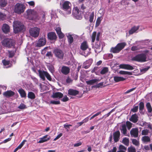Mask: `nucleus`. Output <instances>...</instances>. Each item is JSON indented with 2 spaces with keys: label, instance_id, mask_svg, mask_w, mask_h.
Instances as JSON below:
<instances>
[{
  "label": "nucleus",
  "instance_id": "obj_1",
  "mask_svg": "<svg viewBox=\"0 0 152 152\" xmlns=\"http://www.w3.org/2000/svg\"><path fill=\"white\" fill-rule=\"evenodd\" d=\"M100 35V32H98L97 34L96 32L94 31L93 33L91 36L92 42H94L96 37V41L94 47L96 49L99 50V51H100V50H102L104 46V43L99 41Z\"/></svg>",
  "mask_w": 152,
  "mask_h": 152
},
{
  "label": "nucleus",
  "instance_id": "obj_2",
  "mask_svg": "<svg viewBox=\"0 0 152 152\" xmlns=\"http://www.w3.org/2000/svg\"><path fill=\"white\" fill-rule=\"evenodd\" d=\"M148 52V50H146L143 53L136 55L132 58V60L141 62L147 61V56Z\"/></svg>",
  "mask_w": 152,
  "mask_h": 152
},
{
  "label": "nucleus",
  "instance_id": "obj_3",
  "mask_svg": "<svg viewBox=\"0 0 152 152\" xmlns=\"http://www.w3.org/2000/svg\"><path fill=\"white\" fill-rule=\"evenodd\" d=\"M26 18L29 20H36L39 19V15L36 11L34 10H28L27 11Z\"/></svg>",
  "mask_w": 152,
  "mask_h": 152
},
{
  "label": "nucleus",
  "instance_id": "obj_4",
  "mask_svg": "<svg viewBox=\"0 0 152 152\" xmlns=\"http://www.w3.org/2000/svg\"><path fill=\"white\" fill-rule=\"evenodd\" d=\"M63 9L66 12L67 14H69L71 13L72 4L69 1H63L61 4Z\"/></svg>",
  "mask_w": 152,
  "mask_h": 152
},
{
  "label": "nucleus",
  "instance_id": "obj_5",
  "mask_svg": "<svg viewBox=\"0 0 152 152\" xmlns=\"http://www.w3.org/2000/svg\"><path fill=\"white\" fill-rule=\"evenodd\" d=\"M14 32L15 34L23 30L24 25L19 21L16 20L13 23Z\"/></svg>",
  "mask_w": 152,
  "mask_h": 152
},
{
  "label": "nucleus",
  "instance_id": "obj_6",
  "mask_svg": "<svg viewBox=\"0 0 152 152\" xmlns=\"http://www.w3.org/2000/svg\"><path fill=\"white\" fill-rule=\"evenodd\" d=\"M126 45L125 42L119 43L115 47L111 48L110 52L114 53H118L124 48Z\"/></svg>",
  "mask_w": 152,
  "mask_h": 152
},
{
  "label": "nucleus",
  "instance_id": "obj_7",
  "mask_svg": "<svg viewBox=\"0 0 152 152\" xmlns=\"http://www.w3.org/2000/svg\"><path fill=\"white\" fill-rule=\"evenodd\" d=\"M80 48L81 50L84 51L83 55L85 57L88 56L91 53V49L89 48L88 43L86 41H84L81 44Z\"/></svg>",
  "mask_w": 152,
  "mask_h": 152
},
{
  "label": "nucleus",
  "instance_id": "obj_8",
  "mask_svg": "<svg viewBox=\"0 0 152 152\" xmlns=\"http://www.w3.org/2000/svg\"><path fill=\"white\" fill-rule=\"evenodd\" d=\"M2 43L4 46L9 48L14 46L15 42L11 39H6L2 41Z\"/></svg>",
  "mask_w": 152,
  "mask_h": 152
},
{
  "label": "nucleus",
  "instance_id": "obj_9",
  "mask_svg": "<svg viewBox=\"0 0 152 152\" xmlns=\"http://www.w3.org/2000/svg\"><path fill=\"white\" fill-rule=\"evenodd\" d=\"M25 9L24 4H22L17 3L15 6L14 11L17 14H20L23 13Z\"/></svg>",
  "mask_w": 152,
  "mask_h": 152
},
{
  "label": "nucleus",
  "instance_id": "obj_10",
  "mask_svg": "<svg viewBox=\"0 0 152 152\" xmlns=\"http://www.w3.org/2000/svg\"><path fill=\"white\" fill-rule=\"evenodd\" d=\"M38 72L39 77L43 80H45V77L47 79L49 80H51L52 78L51 77L50 75L47 72L45 71L40 69L38 70Z\"/></svg>",
  "mask_w": 152,
  "mask_h": 152
},
{
  "label": "nucleus",
  "instance_id": "obj_11",
  "mask_svg": "<svg viewBox=\"0 0 152 152\" xmlns=\"http://www.w3.org/2000/svg\"><path fill=\"white\" fill-rule=\"evenodd\" d=\"M72 14L74 17L77 19H81L82 18L81 12L77 7L74 8L72 10Z\"/></svg>",
  "mask_w": 152,
  "mask_h": 152
},
{
  "label": "nucleus",
  "instance_id": "obj_12",
  "mask_svg": "<svg viewBox=\"0 0 152 152\" xmlns=\"http://www.w3.org/2000/svg\"><path fill=\"white\" fill-rule=\"evenodd\" d=\"M40 30V29L37 27L31 28L29 30L30 34L33 37H37L39 35Z\"/></svg>",
  "mask_w": 152,
  "mask_h": 152
},
{
  "label": "nucleus",
  "instance_id": "obj_13",
  "mask_svg": "<svg viewBox=\"0 0 152 152\" xmlns=\"http://www.w3.org/2000/svg\"><path fill=\"white\" fill-rule=\"evenodd\" d=\"M53 53L56 56L57 58L60 59H62L63 58L64 55V53L60 49L58 48L54 49L53 51Z\"/></svg>",
  "mask_w": 152,
  "mask_h": 152
},
{
  "label": "nucleus",
  "instance_id": "obj_14",
  "mask_svg": "<svg viewBox=\"0 0 152 152\" xmlns=\"http://www.w3.org/2000/svg\"><path fill=\"white\" fill-rule=\"evenodd\" d=\"M46 43V40L45 37L40 38L37 43L36 46L37 47H41L44 45Z\"/></svg>",
  "mask_w": 152,
  "mask_h": 152
},
{
  "label": "nucleus",
  "instance_id": "obj_15",
  "mask_svg": "<svg viewBox=\"0 0 152 152\" xmlns=\"http://www.w3.org/2000/svg\"><path fill=\"white\" fill-rule=\"evenodd\" d=\"M131 136L134 137H138V136L139 131L137 128H132L130 131Z\"/></svg>",
  "mask_w": 152,
  "mask_h": 152
},
{
  "label": "nucleus",
  "instance_id": "obj_16",
  "mask_svg": "<svg viewBox=\"0 0 152 152\" xmlns=\"http://www.w3.org/2000/svg\"><path fill=\"white\" fill-rule=\"evenodd\" d=\"M67 38L69 44H72L73 42L74 38L77 36L75 34H71L70 33H68L66 34Z\"/></svg>",
  "mask_w": 152,
  "mask_h": 152
},
{
  "label": "nucleus",
  "instance_id": "obj_17",
  "mask_svg": "<svg viewBox=\"0 0 152 152\" xmlns=\"http://www.w3.org/2000/svg\"><path fill=\"white\" fill-rule=\"evenodd\" d=\"M93 60L91 58L89 59L88 60L86 61L83 63V67L85 69H88L90 66Z\"/></svg>",
  "mask_w": 152,
  "mask_h": 152
},
{
  "label": "nucleus",
  "instance_id": "obj_18",
  "mask_svg": "<svg viewBox=\"0 0 152 152\" xmlns=\"http://www.w3.org/2000/svg\"><path fill=\"white\" fill-rule=\"evenodd\" d=\"M119 67L120 68L129 70H132L134 69L132 66L128 64H121L119 65Z\"/></svg>",
  "mask_w": 152,
  "mask_h": 152
},
{
  "label": "nucleus",
  "instance_id": "obj_19",
  "mask_svg": "<svg viewBox=\"0 0 152 152\" xmlns=\"http://www.w3.org/2000/svg\"><path fill=\"white\" fill-rule=\"evenodd\" d=\"M140 125L142 127H147L151 130L152 129V125L150 123H147L145 121H142L140 123Z\"/></svg>",
  "mask_w": 152,
  "mask_h": 152
},
{
  "label": "nucleus",
  "instance_id": "obj_20",
  "mask_svg": "<svg viewBox=\"0 0 152 152\" xmlns=\"http://www.w3.org/2000/svg\"><path fill=\"white\" fill-rule=\"evenodd\" d=\"M48 37L50 40H56L57 38L56 33L54 32H50L48 33Z\"/></svg>",
  "mask_w": 152,
  "mask_h": 152
},
{
  "label": "nucleus",
  "instance_id": "obj_21",
  "mask_svg": "<svg viewBox=\"0 0 152 152\" xmlns=\"http://www.w3.org/2000/svg\"><path fill=\"white\" fill-rule=\"evenodd\" d=\"M61 71L63 74L66 75L69 72L70 69L67 66H64L62 67Z\"/></svg>",
  "mask_w": 152,
  "mask_h": 152
},
{
  "label": "nucleus",
  "instance_id": "obj_22",
  "mask_svg": "<svg viewBox=\"0 0 152 152\" xmlns=\"http://www.w3.org/2000/svg\"><path fill=\"white\" fill-rule=\"evenodd\" d=\"M2 29L3 32L6 34L7 33L10 31V27L6 24H3Z\"/></svg>",
  "mask_w": 152,
  "mask_h": 152
},
{
  "label": "nucleus",
  "instance_id": "obj_23",
  "mask_svg": "<svg viewBox=\"0 0 152 152\" xmlns=\"http://www.w3.org/2000/svg\"><path fill=\"white\" fill-rule=\"evenodd\" d=\"M121 132L125 135H126V126L125 124H121L120 128Z\"/></svg>",
  "mask_w": 152,
  "mask_h": 152
},
{
  "label": "nucleus",
  "instance_id": "obj_24",
  "mask_svg": "<svg viewBox=\"0 0 152 152\" xmlns=\"http://www.w3.org/2000/svg\"><path fill=\"white\" fill-rule=\"evenodd\" d=\"M120 132L119 131H117L113 133L114 140L115 142H117L119 139Z\"/></svg>",
  "mask_w": 152,
  "mask_h": 152
},
{
  "label": "nucleus",
  "instance_id": "obj_25",
  "mask_svg": "<svg viewBox=\"0 0 152 152\" xmlns=\"http://www.w3.org/2000/svg\"><path fill=\"white\" fill-rule=\"evenodd\" d=\"M79 93L78 91L72 89H69L68 91V94L70 95L75 96L78 94Z\"/></svg>",
  "mask_w": 152,
  "mask_h": 152
},
{
  "label": "nucleus",
  "instance_id": "obj_26",
  "mask_svg": "<svg viewBox=\"0 0 152 152\" xmlns=\"http://www.w3.org/2000/svg\"><path fill=\"white\" fill-rule=\"evenodd\" d=\"M14 94V92L10 90L5 92L3 93V95L5 96L8 97L13 96Z\"/></svg>",
  "mask_w": 152,
  "mask_h": 152
},
{
  "label": "nucleus",
  "instance_id": "obj_27",
  "mask_svg": "<svg viewBox=\"0 0 152 152\" xmlns=\"http://www.w3.org/2000/svg\"><path fill=\"white\" fill-rule=\"evenodd\" d=\"M146 106L149 113V115L151 116H152V108L150 103L148 102L146 104Z\"/></svg>",
  "mask_w": 152,
  "mask_h": 152
},
{
  "label": "nucleus",
  "instance_id": "obj_28",
  "mask_svg": "<svg viewBox=\"0 0 152 152\" xmlns=\"http://www.w3.org/2000/svg\"><path fill=\"white\" fill-rule=\"evenodd\" d=\"M48 135H46L40 138L38 142L41 143L46 142L49 140L50 139V137H48Z\"/></svg>",
  "mask_w": 152,
  "mask_h": 152
},
{
  "label": "nucleus",
  "instance_id": "obj_29",
  "mask_svg": "<svg viewBox=\"0 0 152 152\" xmlns=\"http://www.w3.org/2000/svg\"><path fill=\"white\" fill-rule=\"evenodd\" d=\"M63 96V94L61 92H57L53 93L52 97L53 98H58L59 99L62 98Z\"/></svg>",
  "mask_w": 152,
  "mask_h": 152
},
{
  "label": "nucleus",
  "instance_id": "obj_30",
  "mask_svg": "<svg viewBox=\"0 0 152 152\" xmlns=\"http://www.w3.org/2000/svg\"><path fill=\"white\" fill-rule=\"evenodd\" d=\"M129 120L134 123H136L138 121V116L137 114L135 113L132 115Z\"/></svg>",
  "mask_w": 152,
  "mask_h": 152
},
{
  "label": "nucleus",
  "instance_id": "obj_31",
  "mask_svg": "<svg viewBox=\"0 0 152 152\" xmlns=\"http://www.w3.org/2000/svg\"><path fill=\"white\" fill-rule=\"evenodd\" d=\"M99 81V80H98V79H95L87 81H86V82L88 85H92L94 84L95 83H97Z\"/></svg>",
  "mask_w": 152,
  "mask_h": 152
},
{
  "label": "nucleus",
  "instance_id": "obj_32",
  "mask_svg": "<svg viewBox=\"0 0 152 152\" xmlns=\"http://www.w3.org/2000/svg\"><path fill=\"white\" fill-rule=\"evenodd\" d=\"M139 28V26H134L132 28L129 30V33L130 34H133V33L135 32Z\"/></svg>",
  "mask_w": 152,
  "mask_h": 152
},
{
  "label": "nucleus",
  "instance_id": "obj_33",
  "mask_svg": "<svg viewBox=\"0 0 152 152\" xmlns=\"http://www.w3.org/2000/svg\"><path fill=\"white\" fill-rule=\"evenodd\" d=\"M114 80L116 82L123 81L125 80V78L121 77L115 76L114 77Z\"/></svg>",
  "mask_w": 152,
  "mask_h": 152
},
{
  "label": "nucleus",
  "instance_id": "obj_34",
  "mask_svg": "<svg viewBox=\"0 0 152 152\" xmlns=\"http://www.w3.org/2000/svg\"><path fill=\"white\" fill-rule=\"evenodd\" d=\"M18 91L22 97L25 98L26 97V93L24 90L20 88L18 90Z\"/></svg>",
  "mask_w": 152,
  "mask_h": 152
},
{
  "label": "nucleus",
  "instance_id": "obj_35",
  "mask_svg": "<svg viewBox=\"0 0 152 152\" xmlns=\"http://www.w3.org/2000/svg\"><path fill=\"white\" fill-rule=\"evenodd\" d=\"M28 98L31 99H34L35 98V95L32 92H29L28 94Z\"/></svg>",
  "mask_w": 152,
  "mask_h": 152
},
{
  "label": "nucleus",
  "instance_id": "obj_36",
  "mask_svg": "<svg viewBox=\"0 0 152 152\" xmlns=\"http://www.w3.org/2000/svg\"><path fill=\"white\" fill-rule=\"evenodd\" d=\"M113 55L111 53H107L104 55L103 58L105 59H108L112 58Z\"/></svg>",
  "mask_w": 152,
  "mask_h": 152
},
{
  "label": "nucleus",
  "instance_id": "obj_37",
  "mask_svg": "<svg viewBox=\"0 0 152 152\" xmlns=\"http://www.w3.org/2000/svg\"><path fill=\"white\" fill-rule=\"evenodd\" d=\"M114 109H112V110H111L110 112H109L107 114L104 115V116H103V117L100 119H99L98 121H99V120H100L102 118H104L105 119L106 118H107V117H108L111 114V113L114 111Z\"/></svg>",
  "mask_w": 152,
  "mask_h": 152
},
{
  "label": "nucleus",
  "instance_id": "obj_38",
  "mask_svg": "<svg viewBox=\"0 0 152 152\" xmlns=\"http://www.w3.org/2000/svg\"><path fill=\"white\" fill-rule=\"evenodd\" d=\"M47 67L50 71L53 73L54 71V68L53 65L51 64H49L48 65Z\"/></svg>",
  "mask_w": 152,
  "mask_h": 152
},
{
  "label": "nucleus",
  "instance_id": "obj_39",
  "mask_svg": "<svg viewBox=\"0 0 152 152\" xmlns=\"http://www.w3.org/2000/svg\"><path fill=\"white\" fill-rule=\"evenodd\" d=\"M119 73L121 75H132V72L125 71L122 70L120 71L119 72Z\"/></svg>",
  "mask_w": 152,
  "mask_h": 152
},
{
  "label": "nucleus",
  "instance_id": "obj_40",
  "mask_svg": "<svg viewBox=\"0 0 152 152\" xmlns=\"http://www.w3.org/2000/svg\"><path fill=\"white\" fill-rule=\"evenodd\" d=\"M144 107V103L141 102L139 103V111L140 113H141L143 110Z\"/></svg>",
  "mask_w": 152,
  "mask_h": 152
},
{
  "label": "nucleus",
  "instance_id": "obj_41",
  "mask_svg": "<svg viewBox=\"0 0 152 152\" xmlns=\"http://www.w3.org/2000/svg\"><path fill=\"white\" fill-rule=\"evenodd\" d=\"M123 143L126 145H128L129 143V139L125 137L123 138L122 140Z\"/></svg>",
  "mask_w": 152,
  "mask_h": 152
},
{
  "label": "nucleus",
  "instance_id": "obj_42",
  "mask_svg": "<svg viewBox=\"0 0 152 152\" xmlns=\"http://www.w3.org/2000/svg\"><path fill=\"white\" fill-rule=\"evenodd\" d=\"M7 4L6 0H0V6L2 7H5Z\"/></svg>",
  "mask_w": 152,
  "mask_h": 152
},
{
  "label": "nucleus",
  "instance_id": "obj_43",
  "mask_svg": "<svg viewBox=\"0 0 152 152\" xmlns=\"http://www.w3.org/2000/svg\"><path fill=\"white\" fill-rule=\"evenodd\" d=\"M142 140L144 142H149L150 141V138L147 136H144L142 138Z\"/></svg>",
  "mask_w": 152,
  "mask_h": 152
},
{
  "label": "nucleus",
  "instance_id": "obj_44",
  "mask_svg": "<svg viewBox=\"0 0 152 152\" xmlns=\"http://www.w3.org/2000/svg\"><path fill=\"white\" fill-rule=\"evenodd\" d=\"M128 152H136L135 148L133 147H129L128 149Z\"/></svg>",
  "mask_w": 152,
  "mask_h": 152
},
{
  "label": "nucleus",
  "instance_id": "obj_45",
  "mask_svg": "<svg viewBox=\"0 0 152 152\" xmlns=\"http://www.w3.org/2000/svg\"><path fill=\"white\" fill-rule=\"evenodd\" d=\"M108 69L107 67L104 68L101 70V73L102 74H104L107 72Z\"/></svg>",
  "mask_w": 152,
  "mask_h": 152
},
{
  "label": "nucleus",
  "instance_id": "obj_46",
  "mask_svg": "<svg viewBox=\"0 0 152 152\" xmlns=\"http://www.w3.org/2000/svg\"><path fill=\"white\" fill-rule=\"evenodd\" d=\"M126 126L127 127L128 129L129 130L132 127V124L130 122L127 121L126 123Z\"/></svg>",
  "mask_w": 152,
  "mask_h": 152
},
{
  "label": "nucleus",
  "instance_id": "obj_47",
  "mask_svg": "<svg viewBox=\"0 0 152 152\" xmlns=\"http://www.w3.org/2000/svg\"><path fill=\"white\" fill-rule=\"evenodd\" d=\"M18 108L20 110H23L26 108V105L23 103H21Z\"/></svg>",
  "mask_w": 152,
  "mask_h": 152
},
{
  "label": "nucleus",
  "instance_id": "obj_48",
  "mask_svg": "<svg viewBox=\"0 0 152 152\" xmlns=\"http://www.w3.org/2000/svg\"><path fill=\"white\" fill-rule=\"evenodd\" d=\"M2 62L3 65L4 66H8L9 65L10 61H7L5 60H3L2 61Z\"/></svg>",
  "mask_w": 152,
  "mask_h": 152
},
{
  "label": "nucleus",
  "instance_id": "obj_49",
  "mask_svg": "<svg viewBox=\"0 0 152 152\" xmlns=\"http://www.w3.org/2000/svg\"><path fill=\"white\" fill-rule=\"evenodd\" d=\"M132 141L133 144L135 145L138 146L139 145V142L136 139H133L132 140Z\"/></svg>",
  "mask_w": 152,
  "mask_h": 152
},
{
  "label": "nucleus",
  "instance_id": "obj_50",
  "mask_svg": "<svg viewBox=\"0 0 152 152\" xmlns=\"http://www.w3.org/2000/svg\"><path fill=\"white\" fill-rule=\"evenodd\" d=\"M6 15L2 13H0V20H3L6 18Z\"/></svg>",
  "mask_w": 152,
  "mask_h": 152
},
{
  "label": "nucleus",
  "instance_id": "obj_51",
  "mask_svg": "<svg viewBox=\"0 0 152 152\" xmlns=\"http://www.w3.org/2000/svg\"><path fill=\"white\" fill-rule=\"evenodd\" d=\"M148 133L149 130L146 129L142 131L141 134L142 135H146L148 134Z\"/></svg>",
  "mask_w": 152,
  "mask_h": 152
},
{
  "label": "nucleus",
  "instance_id": "obj_52",
  "mask_svg": "<svg viewBox=\"0 0 152 152\" xmlns=\"http://www.w3.org/2000/svg\"><path fill=\"white\" fill-rule=\"evenodd\" d=\"M94 12H92L89 17V21L91 22H93L94 18Z\"/></svg>",
  "mask_w": 152,
  "mask_h": 152
},
{
  "label": "nucleus",
  "instance_id": "obj_53",
  "mask_svg": "<svg viewBox=\"0 0 152 152\" xmlns=\"http://www.w3.org/2000/svg\"><path fill=\"white\" fill-rule=\"evenodd\" d=\"M26 140H24L20 143V144L18 146V148L20 149L25 144V142H26Z\"/></svg>",
  "mask_w": 152,
  "mask_h": 152
},
{
  "label": "nucleus",
  "instance_id": "obj_54",
  "mask_svg": "<svg viewBox=\"0 0 152 152\" xmlns=\"http://www.w3.org/2000/svg\"><path fill=\"white\" fill-rule=\"evenodd\" d=\"M103 82H101L100 83H99L97 84L95 86V87L96 88H102L103 87H104V86H103Z\"/></svg>",
  "mask_w": 152,
  "mask_h": 152
},
{
  "label": "nucleus",
  "instance_id": "obj_55",
  "mask_svg": "<svg viewBox=\"0 0 152 152\" xmlns=\"http://www.w3.org/2000/svg\"><path fill=\"white\" fill-rule=\"evenodd\" d=\"M149 68V67H146L142 68L140 70V71L142 73H144L146 72Z\"/></svg>",
  "mask_w": 152,
  "mask_h": 152
},
{
  "label": "nucleus",
  "instance_id": "obj_56",
  "mask_svg": "<svg viewBox=\"0 0 152 152\" xmlns=\"http://www.w3.org/2000/svg\"><path fill=\"white\" fill-rule=\"evenodd\" d=\"M50 103L52 104H57L60 103L59 100L58 101H51L50 102Z\"/></svg>",
  "mask_w": 152,
  "mask_h": 152
},
{
  "label": "nucleus",
  "instance_id": "obj_57",
  "mask_svg": "<svg viewBox=\"0 0 152 152\" xmlns=\"http://www.w3.org/2000/svg\"><path fill=\"white\" fill-rule=\"evenodd\" d=\"M138 109V106L134 107L133 108L131 109V110L133 112L135 113L137 112Z\"/></svg>",
  "mask_w": 152,
  "mask_h": 152
},
{
  "label": "nucleus",
  "instance_id": "obj_58",
  "mask_svg": "<svg viewBox=\"0 0 152 152\" xmlns=\"http://www.w3.org/2000/svg\"><path fill=\"white\" fill-rule=\"evenodd\" d=\"M139 48L137 46H133L131 48L132 50L134 51L139 50Z\"/></svg>",
  "mask_w": 152,
  "mask_h": 152
},
{
  "label": "nucleus",
  "instance_id": "obj_59",
  "mask_svg": "<svg viewBox=\"0 0 152 152\" xmlns=\"http://www.w3.org/2000/svg\"><path fill=\"white\" fill-rule=\"evenodd\" d=\"M101 21V18L99 17L98 18L96 21V26H98L100 24Z\"/></svg>",
  "mask_w": 152,
  "mask_h": 152
},
{
  "label": "nucleus",
  "instance_id": "obj_60",
  "mask_svg": "<svg viewBox=\"0 0 152 152\" xmlns=\"http://www.w3.org/2000/svg\"><path fill=\"white\" fill-rule=\"evenodd\" d=\"M58 36V37L60 39H62L63 38L64 36V34L61 32L58 34H57Z\"/></svg>",
  "mask_w": 152,
  "mask_h": 152
},
{
  "label": "nucleus",
  "instance_id": "obj_61",
  "mask_svg": "<svg viewBox=\"0 0 152 152\" xmlns=\"http://www.w3.org/2000/svg\"><path fill=\"white\" fill-rule=\"evenodd\" d=\"M55 30L57 34L61 32V28L59 27H56L55 29Z\"/></svg>",
  "mask_w": 152,
  "mask_h": 152
},
{
  "label": "nucleus",
  "instance_id": "obj_62",
  "mask_svg": "<svg viewBox=\"0 0 152 152\" xmlns=\"http://www.w3.org/2000/svg\"><path fill=\"white\" fill-rule=\"evenodd\" d=\"M62 135V133H60L54 139V141H56V140L59 138Z\"/></svg>",
  "mask_w": 152,
  "mask_h": 152
},
{
  "label": "nucleus",
  "instance_id": "obj_63",
  "mask_svg": "<svg viewBox=\"0 0 152 152\" xmlns=\"http://www.w3.org/2000/svg\"><path fill=\"white\" fill-rule=\"evenodd\" d=\"M69 100L68 98L66 96H64L62 99V100L63 102H66Z\"/></svg>",
  "mask_w": 152,
  "mask_h": 152
},
{
  "label": "nucleus",
  "instance_id": "obj_64",
  "mask_svg": "<svg viewBox=\"0 0 152 152\" xmlns=\"http://www.w3.org/2000/svg\"><path fill=\"white\" fill-rule=\"evenodd\" d=\"M72 81V80L69 77H68L66 80V81L67 83H71Z\"/></svg>",
  "mask_w": 152,
  "mask_h": 152
}]
</instances>
